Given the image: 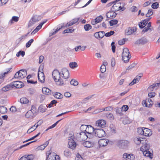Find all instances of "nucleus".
I'll use <instances>...</instances> for the list:
<instances>
[{"mask_svg":"<svg viewBox=\"0 0 160 160\" xmlns=\"http://www.w3.org/2000/svg\"><path fill=\"white\" fill-rule=\"evenodd\" d=\"M52 75L53 79L58 85H62L64 84L63 80L61 78L60 72L58 70H54L52 72Z\"/></svg>","mask_w":160,"mask_h":160,"instance_id":"obj_1","label":"nucleus"},{"mask_svg":"<svg viewBox=\"0 0 160 160\" xmlns=\"http://www.w3.org/2000/svg\"><path fill=\"white\" fill-rule=\"evenodd\" d=\"M147 142L146 140V142H143L142 143L143 145L141 147L140 150L145 156L150 157L151 155V153L149 151L150 149V145L149 143H148Z\"/></svg>","mask_w":160,"mask_h":160,"instance_id":"obj_2","label":"nucleus"},{"mask_svg":"<svg viewBox=\"0 0 160 160\" xmlns=\"http://www.w3.org/2000/svg\"><path fill=\"white\" fill-rule=\"evenodd\" d=\"M131 57L129 50L126 48L123 49L122 55V59L125 62H127Z\"/></svg>","mask_w":160,"mask_h":160,"instance_id":"obj_3","label":"nucleus"},{"mask_svg":"<svg viewBox=\"0 0 160 160\" xmlns=\"http://www.w3.org/2000/svg\"><path fill=\"white\" fill-rule=\"evenodd\" d=\"M27 71L25 69H22L17 72L14 75V78L19 80L22 79L26 77Z\"/></svg>","mask_w":160,"mask_h":160,"instance_id":"obj_4","label":"nucleus"},{"mask_svg":"<svg viewBox=\"0 0 160 160\" xmlns=\"http://www.w3.org/2000/svg\"><path fill=\"white\" fill-rule=\"evenodd\" d=\"M36 109L34 105L32 106L31 109L27 112L25 115V117L27 118H33L36 115Z\"/></svg>","mask_w":160,"mask_h":160,"instance_id":"obj_5","label":"nucleus"},{"mask_svg":"<svg viewBox=\"0 0 160 160\" xmlns=\"http://www.w3.org/2000/svg\"><path fill=\"white\" fill-rule=\"evenodd\" d=\"M76 139L79 141L81 142L85 140L87 138V136L85 132L77 133L76 135Z\"/></svg>","mask_w":160,"mask_h":160,"instance_id":"obj_6","label":"nucleus"},{"mask_svg":"<svg viewBox=\"0 0 160 160\" xmlns=\"http://www.w3.org/2000/svg\"><path fill=\"white\" fill-rule=\"evenodd\" d=\"M129 141L125 140H121L118 141V146L120 148L126 149L128 148L129 145Z\"/></svg>","mask_w":160,"mask_h":160,"instance_id":"obj_7","label":"nucleus"},{"mask_svg":"<svg viewBox=\"0 0 160 160\" xmlns=\"http://www.w3.org/2000/svg\"><path fill=\"white\" fill-rule=\"evenodd\" d=\"M38 78V80L42 83L44 82L45 81L44 75L43 72V67L40 66L39 68Z\"/></svg>","mask_w":160,"mask_h":160,"instance_id":"obj_8","label":"nucleus"},{"mask_svg":"<svg viewBox=\"0 0 160 160\" xmlns=\"http://www.w3.org/2000/svg\"><path fill=\"white\" fill-rule=\"evenodd\" d=\"M95 136L98 138H101L105 135V132L102 129H95Z\"/></svg>","mask_w":160,"mask_h":160,"instance_id":"obj_9","label":"nucleus"},{"mask_svg":"<svg viewBox=\"0 0 160 160\" xmlns=\"http://www.w3.org/2000/svg\"><path fill=\"white\" fill-rule=\"evenodd\" d=\"M11 85L12 87V88L15 87L17 88H19L22 87L23 86V83L21 82L15 81L12 82L11 83Z\"/></svg>","mask_w":160,"mask_h":160,"instance_id":"obj_10","label":"nucleus"},{"mask_svg":"<svg viewBox=\"0 0 160 160\" xmlns=\"http://www.w3.org/2000/svg\"><path fill=\"white\" fill-rule=\"evenodd\" d=\"M120 4V3L118 2H115L112 7V10L114 12H116L122 10L123 7H121Z\"/></svg>","mask_w":160,"mask_h":160,"instance_id":"obj_11","label":"nucleus"},{"mask_svg":"<svg viewBox=\"0 0 160 160\" xmlns=\"http://www.w3.org/2000/svg\"><path fill=\"white\" fill-rule=\"evenodd\" d=\"M68 145L69 148L72 149H74L76 146V144L74 141L70 138L68 140Z\"/></svg>","mask_w":160,"mask_h":160,"instance_id":"obj_12","label":"nucleus"},{"mask_svg":"<svg viewBox=\"0 0 160 160\" xmlns=\"http://www.w3.org/2000/svg\"><path fill=\"white\" fill-rule=\"evenodd\" d=\"M62 78L64 79H66L69 77V73L68 71L66 68H64L62 69Z\"/></svg>","mask_w":160,"mask_h":160,"instance_id":"obj_13","label":"nucleus"},{"mask_svg":"<svg viewBox=\"0 0 160 160\" xmlns=\"http://www.w3.org/2000/svg\"><path fill=\"white\" fill-rule=\"evenodd\" d=\"M148 41V40L146 38L143 37L137 40L135 42V44L143 45L147 43Z\"/></svg>","mask_w":160,"mask_h":160,"instance_id":"obj_14","label":"nucleus"},{"mask_svg":"<svg viewBox=\"0 0 160 160\" xmlns=\"http://www.w3.org/2000/svg\"><path fill=\"white\" fill-rule=\"evenodd\" d=\"M95 142L94 141H86L82 143V145L83 146L90 148L92 147L95 144Z\"/></svg>","mask_w":160,"mask_h":160,"instance_id":"obj_15","label":"nucleus"},{"mask_svg":"<svg viewBox=\"0 0 160 160\" xmlns=\"http://www.w3.org/2000/svg\"><path fill=\"white\" fill-rule=\"evenodd\" d=\"M105 32L104 31H99L96 32L94 33V37L97 39H101L104 36Z\"/></svg>","mask_w":160,"mask_h":160,"instance_id":"obj_16","label":"nucleus"},{"mask_svg":"<svg viewBox=\"0 0 160 160\" xmlns=\"http://www.w3.org/2000/svg\"><path fill=\"white\" fill-rule=\"evenodd\" d=\"M106 124V121L103 120H99L96 122V126L99 127L103 128Z\"/></svg>","mask_w":160,"mask_h":160,"instance_id":"obj_17","label":"nucleus"},{"mask_svg":"<svg viewBox=\"0 0 160 160\" xmlns=\"http://www.w3.org/2000/svg\"><path fill=\"white\" fill-rule=\"evenodd\" d=\"M108 140L107 139H101L98 141V144L100 147L105 146L107 145Z\"/></svg>","mask_w":160,"mask_h":160,"instance_id":"obj_18","label":"nucleus"},{"mask_svg":"<svg viewBox=\"0 0 160 160\" xmlns=\"http://www.w3.org/2000/svg\"><path fill=\"white\" fill-rule=\"evenodd\" d=\"M117 14L114 11H109L106 14L107 18H114L116 16Z\"/></svg>","mask_w":160,"mask_h":160,"instance_id":"obj_19","label":"nucleus"},{"mask_svg":"<svg viewBox=\"0 0 160 160\" xmlns=\"http://www.w3.org/2000/svg\"><path fill=\"white\" fill-rule=\"evenodd\" d=\"M34 157L33 155H25L22 157L19 160H33Z\"/></svg>","mask_w":160,"mask_h":160,"instance_id":"obj_20","label":"nucleus"},{"mask_svg":"<svg viewBox=\"0 0 160 160\" xmlns=\"http://www.w3.org/2000/svg\"><path fill=\"white\" fill-rule=\"evenodd\" d=\"M136 29L135 27L132 28L129 27L125 30V34L126 35H129L132 34L134 32L136 31Z\"/></svg>","mask_w":160,"mask_h":160,"instance_id":"obj_21","label":"nucleus"},{"mask_svg":"<svg viewBox=\"0 0 160 160\" xmlns=\"http://www.w3.org/2000/svg\"><path fill=\"white\" fill-rule=\"evenodd\" d=\"M133 141L137 145L141 143H143V142H146V140L145 139L141 138L139 137H135L134 138Z\"/></svg>","mask_w":160,"mask_h":160,"instance_id":"obj_22","label":"nucleus"},{"mask_svg":"<svg viewBox=\"0 0 160 160\" xmlns=\"http://www.w3.org/2000/svg\"><path fill=\"white\" fill-rule=\"evenodd\" d=\"M159 87H160V83H154L149 86L148 90L149 91H152L154 89H157Z\"/></svg>","mask_w":160,"mask_h":160,"instance_id":"obj_23","label":"nucleus"},{"mask_svg":"<svg viewBox=\"0 0 160 160\" xmlns=\"http://www.w3.org/2000/svg\"><path fill=\"white\" fill-rule=\"evenodd\" d=\"M123 158L128 159V160H134L135 158L134 156L132 154H128L125 153L123 154Z\"/></svg>","mask_w":160,"mask_h":160,"instance_id":"obj_24","label":"nucleus"},{"mask_svg":"<svg viewBox=\"0 0 160 160\" xmlns=\"http://www.w3.org/2000/svg\"><path fill=\"white\" fill-rule=\"evenodd\" d=\"M153 102L151 99L148 98L146 99L145 101L143 103V105H145V107H150L152 105Z\"/></svg>","mask_w":160,"mask_h":160,"instance_id":"obj_25","label":"nucleus"},{"mask_svg":"<svg viewBox=\"0 0 160 160\" xmlns=\"http://www.w3.org/2000/svg\"><path fill=\"white\" fill-rule=\"evenodd\" d=\"M143 135L145 136H150L152 134V132L151 130L148 128H144Z\"/></svg>","mask_w":160,"mask_h":160,"instance_id":"obj_26","label":"nucleus"},{"mask_svg":"<svg viewBox=\"0 0 160 160\" xmlns=\"http://www.w3.org/2000/svg\"><path fill=\"white\" fill-rule=\"evenodd\" d=\"M12 87L11 85V83H10L2 88L1 89V90L6 92L12 89Z\"/></svg>","mask_w":160,"mask_h":160,"instance_id":"obj_27","label":"nucleus"},{"mask_svg":"<svg viewBox=\"0 0 160 160\" xmlns=\"http://www.w3.org/2000/svg\"><path fill=\"white\" fill-rule=\"evenodd\" d=\"M20 102L23 104H27L29 103V101L25 97H23L21 98L20 100Z\"/></svg>","mask_w":160,"mask_h":160,"instance_id":"obj_28","label":"nucleus"},{"mask_svg":"<svg viewBox=\"0 0 160 160\" xmlns=\"http://www.w3.org/2000/svg\"><path fill=\"white\" fill-rule=\"evenodd\" d=\"M42 93L45 94L49 95L51 94V91L48 88L45 87L42 88Z\"/></svg>","mask_w":160,"mask_h":160,"instance_id":"obj_29","label":"nucleus"},{"mask_svg":"<svg viewBox=\"0 0 160 160\" xmlns=\"http://www.w3.org/2000/svg\"><path fill=\"white\" fill-rule=\"evenodd\" d=\"M95 129L91 126L88 125V127H87L86 132L85 133H92L94 131H95Z\"/></svg>","mask_w":160,"mask_h":160,"instance_id":"obj_30","label":"nucleus"},{"mask_svg":"<svg viewBox=\"0 0 160 160\" xmlns=\"http://www.w3.org/2000/svg\"><path fill=\"white\" fill-rule=\"evenodd\" d=\"M79 19V18H76L73 19L70 21L69 23H67V25L68 27L71 26L77 22Z\"/></svg>","mask_w":160,"mask_h":160,"instance_id":"obj_31","label":"nucleus"},{"mask_svg":"<svg viewBox=\"0 0 160 160\" xmlns=\"http://www.w3.org/2000/svg\"><path fill=\"white\" fill-rule=\"evenodd\" d=\"M38 17L37 16H34L32 18L31 20L29 22V26H31L34 23L38 21Z\"/></svg>","mask_w":160,"mask_h":160,"instance_id":"obj_32","label":"nucleus"},{"mask_svg":"<svg viewBox=\"0 0 160 160\" xmlns=\"http://www.w3.org/2000/svg\"><path fill=\"white\" fill-rule=\"evenodd\" d=\"M53 95L54 97L58 99H61L62 98L63 95L60 93L58 92H52Z\"/></svg>","mask_w":160,"mask_h":160,"instance_id":"obj_33","label":"nucleus"},{"mask_svg":"<svg viewBox=\"0 0 160 160\" xmlns=\"http://www.w3.org/2000/svg\"><path fill=\"white\" fill-rule=\"evenodd\" d=\"M112 108L111 107H108L104 108H102L98 110L97 113L101 112L103 111H109L112 110Z\"/></svg>","mask_w":160,"mask_h":160,"instance_id":"obj_34","label":"nucleus"},{"mask_svg":"<svg viewBox=\"0 0 160 160\" xmlns=\"http://www.w3.org/2000/svg\"><path fill=\"white\" fill-rule=\"evenodd\" d=\"M64 154L67 157H69L71 156V153L69 149H66L64 152Z\"/></svg>","mask_w":160,"mask_h":160,"instance_id":"obj_35","label":"nucleus"},{"mask_svg":"<svg viewBox=\"0 0 160 160\" xmlns=\"http://www.w3.org/2000/svg\"><path fill=\"white\" fill-rule=\"evenodd\" d=\"M19 18L18 17L14 16L12 17V19L9 21V23L12 24L13 22H17L19 20Z\"/></svg>","mask_w":160,"mask_h":160,"instance_id":"obj_36","label":"nucleus"},{"mask_svg":"<svg viewBox=\"0 0 160 160\" xmlns=\"http://www.w3.org/2000/svg\"><path fill=\"white\" fill-rule=\"evenodd\" d=\"M7 108L3 106L0 107V113L2 114H4L7 112Z\"/></svg>","mask_w":160,"mask_h":160,"instance_id":"obj_37","label":"nucleus"},{"mask_svg":"<svg viewBox=\"0 0 160 160\" xmlns=\"http://www.w3.org/2000/svg\"><path fill=\"white\" fill-rule=\"evenodd\" d=\"M69 66L71 68L73 69L74 68H77L78 67V65L76 62H72L69 63Z\"/></svg>","mask_w":160,"mask_h":160,"instance_id":"obj_38","label":"nucleus"},{"mask_svg":"<svg viewBox=\"0 0 160 160\" xmlns=\"http://www.w3.org/2000/svg\"><path fill=\"white\" fill-rule=\"evenodd\" d=\"M88 127V125H82L80 127V129L82 132H86L87 127Z\"/></svg>","mask_w":160,"mask_h":160,"instance_id":"obj_39","label":"nucleus"},{"mask_svg":"<svg viewBox=\"0 0 160 160\" xmlns=\"http://www.w3.org/2000/svg\"><path fill=\"white\" fill-rule=\"evenodd\" d=\"M106 116L110 120H113L114 119V116L111 113L107 112L106 113Z\"/></svg>","mask_w":160,"mask_h":160,"instance_id":"obj_40","label":"nucleus"},{"mask_svg":"<svg viewBox=\"0 0 160 160\" xmlns=\"http://www.w3.org/2000/svg\"><path fill=\"white\" fill-rule=\"evenodd\" d=\"M11 69V68H8L7 72H4L3 73L0 74V79H2L6 74L8 73L9 72H10V70Z\"/></svg>","mask_w":160,"mask_h":160,"instance_id":"obj_41","label":"nucleus"},{"mask_svg":"<svg viewBox=\"0 0 160 160\" xmlns=\"http://www.w3.org/2000/svg\"><path fill=\"white\" fill-rule=\"evenodd\" d=\"M118 20L116 19H113L109 21V23L110 26H112L114 25H116L118 23Z\"/></svg>","mask_w":160,"mask_h":160,"instance_id":"obj_42","label":"nucleus"},{"mask_svg":"<svg viewBox=\"0 0 160 160\" xmlns=\"http://www.w3.org/2000/svg\"><path fill=\"white\" fill-rule=\"evenodd\" d=\"M34 40L33 39H31L30 40H29L26 43V47L27 48H28L29 47L32 43L33 42Z\"/></svg>","mask_w":160,"mask_h":160,"instance_id":"obj_43","label":"nucleus"},{"mask_svg":"<svg viewBox=\"0 0 160 160\" xmlns=\"http://www.w3.org/2000/svg\"><path fill=\"white\" fill-rule=\"evenodd\" d=\"M70 84L74 86H76L78 84V82L74 79H72L70 81Z\"/></svg>","mask_w":160,"mask_h":160,"instance_id":"obj_44","label":"nucleus"},{"mask_svg":"<svg viewBox=\"0 0 160 160\" xmlns=\"http://www.w3.org/2000/svg\"><path fill=\"white\" fill-rule=\"evenodd\" d=\"M159 6V4L157 2H155L153 3L152 5V8L153 9H157Z\"/></svg>","mask_w":160,"mask_h":160,"instance_id":"obj_45","label":"nucleus"},{"mask_svg":"<svg viewBox=\"0 0 160 160\" xmlns=\"http://www.w3.org/2000/svg\"><path fill=\"white\" fill-rule=\"evenodd\" d=\"M92 27V26L89 24H86L84 25V28L86 31H88L91 29Z\"/></svg>","mask_w":160,"mask_h":160,"instance_id":"obj_46","label":"nucleus"},{"mask_svg":"<svg viewBox=\"0 0 160 160\" xmlns=\"http://www.w3.org/2000/svg\"><path fill=\"white\" fill-rule=\"evenodd\" d=\"M74 31V29L71 28V29H69L68 28L65 30L63 32V33H71L72 32Z\"/></svg>","mask_w":160,"mask_h":160,"instance_id":"obj_47","label":"nucleus"},{"mask_svg":"<svg viewBox=\"0 0 160 160\" xmlns=\"http://www.w3.org/2000/svg\"><path fill=\"white\" fill-rule=\"evenodd\" d=\"M103 19V17L102 16H100L99 17H97L95 19V20L96 22V23H99V22H101L102 20Z\"/></svg>","mask_w":160,"mask_h":160,"instance_id":"obj_48","label":"nucleus"},{"mask_svg":"<svg viewBox=\"0 0 160 160\" xmlns=\"http://www.w3.org/2000/svg\"><path fill=\"white\" fill-rule=\"evenodd\" d=\"M153 14L152 10V9H149L148 10V12L146 14V16L148 17H149Z\"/></svg>","mask_w":160,"mask_h":160,"instance_id":"obj_49","label":"nucleus"},{"mask_svg":"<svg viewBox=\"0 0 160 160\" xmlns=\"http://www.w3.org/2000/svg\"><path fill=\"white\" fill-rule=\"evenodd\" d=\"M25 52L24 51H20L16 54L17 57H19L21 55L22 57H23L25 55Z\"/></svg>","mask_w":160,"mask_h":160,"instance_id":"obj_50","label":"nucleus"},{"mask_svg":"<svg viewBox=\"0 0 160 160\" xmlns=\"http://www.w3.org/2000/svg\"><path fill=\"white\" fill-rule=\"evenodd\" d=\"M144 128V127L142 128H138L137 129V132L138 133L141 135H143Z\"/></svg>","mask_w":160,"mask_h":160,"instance_id":"obj_51","label":"nucleus"},{"mask_svg":"<svg viewBox=\"0 0 160 160\" xmlns=\"http://www.w3.org/2000/svg\"><path fill=\"white\" fill-rule=\"evenodd\" d=\"M100 71L102 73H103L105 72L106 71V67L104 65H102L100 67Z\"/></svg>","mask_w":160,"mask_h":160,"instance_id":"obj_52","label":"nucleus"},{"mask_svg":"<svg viewBox=\"0 0 160 160\" xmlns=\"http://www.w3.org/2000/svg\"><path fill=\"white\" fill-rule=\"evenodd\" d=\"M87 138H92L94 137L95 138V136L94 135L93 132L92 133H88V134H87Z\"/></svg>","mask_w":160,"mask_h":160,"instance_id":"obj_53","label":"nucleus"},{"mask_svg":"<svg viewBox=\"0 0 160 160\" xmlns=\"http://www.w3.org/2000/svg\"><path fill=\"white\" fill-rule=\"evenodd\" d=\"M138 10L137 8L135 6H132L130 9V11L132 12H136Z\"/></svg>","mask_w":160,"mask_h":160,"instance_id":"obj_54","label":"nucleus"},{"mask_svg":"<svg viewBox=\"0 0 160 160\" xmlns=\"http://www.w3.org/2000/svg\"><path fill=\"white\" fill-rule=\"evenodd\" d=\"M8 0H0V7L6 4Z\"/></svg>","mask_w":160,"mask_h":160,"instance_id":"obj_55","label":"nucleus"},{"mask_svg":"<svg viewBox=\"0 0 160 160\" xmlns=\"http://www.w3.org/2000/svg\"><path fill=\"white\" fill-rule=\"evenodd\" d=\"M45 147L44 145L42 144L39 146H38V148H36L37 150H42L44 149L45 148Z\"/></svg>","mask_w":160,"mask_h":160,"instance_id":"obj_56","label":"nucleus"},{"mask_svg":"<svg viewBox=\"0 0 160 160\" xmlns=\"http://www.w3.org/2000/svg\"><path fill=\"white\" fill-rule=\"evenodd\" d=\"M35 127V125H34L33 126H32L31 128L28 130L27 132L28 133H29L32 132V131H34V130H35V129L34 128Z\"/></svg>","mask_w":160,"mask_h":160,"instance_id":"obj_57","label":"nucleus"},{"mask_svg":"<svg viewBox=\"0 0 160 160\" xmlns=\"http://www.w3.org/2000/svg\"><path fill=\"white\" fill-rule=\"evenodd\" d=\"M125 40L124 39L119 40L118 42V44L120 45H122L125 43Z\"/></svg>","mask_w":160,"mask_h":160,"instance_id":"obj_58","label":"nucleus"},{"mask_svg":"<svg viewBox=\"0 0 160 160\" xmlns=\"http://www.w3.org/2000/svg\"><path fill=\"white\" fill-rule=\"evenodd\" d=\"M75 160H83V159L80 154H77L75 158Z\"/></svg>","mask_w":160,"mask_h":160,"instance_id":"obj_59","label":"nucleus"},{"mask_svg":"<svg viewBox=\"0 0 160 160\" xmlns=\"http://www.w3.org/2000/svg\"><path fill=\"white\" fill-rule=\"evenodd\" d=\"M122 108V111H127L128 109V107L127 105H123Z\"/></svg>","mask_w":160,"mask_h":160,"instance_id":"obj_60","label":"nucleus"},{"mask_svg":"<svg viewBox=\"0 0 160 160\" xmlns=\"http://www.w3.org/2000/svg\"><path fill=\"white\" fill-rule=\"evenodd\" d=\"M10 110L12 112H15L17 111L16 108L15 106H12L10 108Z\"/></svg>","mask_w":160,"mask_h":160,"instance_id":"obj_61","label":"nucleus"},{"mask_svg":"<svg viewBox=\"0 0 160 160\" xmlns=\"http://www.w3.org/2000/svg\"><path fill=\"white\" fill-rule=\"evenodd\" d=\"M115 43L114 42H112L111 43L112 49L113 52H115V51L116 47L114 45Z\"/></svg>","mask_w":160,"mask_h":160,"instance_id":"obj_62","label":"nucleus"},{"mask_svg":"<svg viewBox=\"0 0 160 160\" xmlns=\"http://www.w3.org/2000/svg\"><path fill=\"white\" fill-rule=\"evenodd\" d=\"M142 75L141 74L140 76H137L136 77V78H135L133 80L136 81V82L137 83L139 82L140 80V78L142 77Z\"/></svg>","mask_w":160,"mask_h":160,"instance_id":"obj_63","label":"nucleus"},{"mask_svg":"<svg viewBox=\"0 0 160 160\" xmlns=\"http://www.w3.org/2000/svg\"><path fill=\"white\" fill-rule=\"evenodd\" d=\"M149 30L150 32L152 30V29L151 28H149L147 27H146L145 28H144L142 31V32H147Z\"/></svg>","mask_w":160,"mask_h":160,"instance_id":"obj_64","label":"nucleus"}]
</instances>
